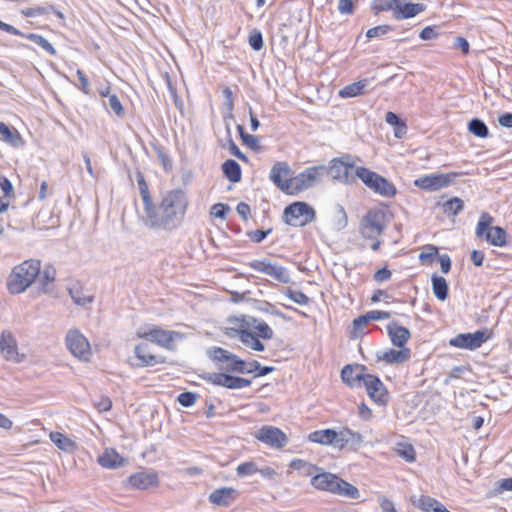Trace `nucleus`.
<instances>
[{
	"instance_id": "1",
	"label": "nucleus",
	"mask_w": 512,
	"mask_h": 512,
	"mask_svg": "<svg viewBox=\"0 0 512 512\" xmlns=\"http://www.w3.org/2000/svg\"><path fill=\"white\" fill-rule=\"evenodd\" d=\"M187 206L188 200L183 190L168 191L159 205L152 202L144 209L143 222L149 228L173 230L181 224Z\"/></svg>"
},
{
	"instance_id": "2",
	"label": "nucleus",
	"mask_w": 512,
	"mask_h": 512,
	"mask_svg": "<svg viewBox=\"0 0 512 512\" xmlns=\"http://www.w3.org/2000/svg\"><path fill=\"white\" fill-rule=\"evenodd\" d=\"M40 275V261L26 260L12 269L8 277L7 289L11 294L24 292Z\"/></svg>"
},
{
	"instance_id": "3",
	"label": "nucleus",
	"mask_w": 512,
	"mask_h": 512,
	"mask_svg": "<svg viewBox=\"0 0 512 512\" xmlns=\"http://www.w3.org/2000/svg\"><path fill=\"white\" fill-rule=\"evenodd\" d=\"M355 176L360 178L369 189L383 197L390 198L396 195L397 190L393 183L368 168L357 167Z\"/></svg>"
},
{
	"instance_id": "4",
	"label": "nucleus",
	"mask_w": 512,
	"mask_h": 512,
	"mask_svg": "<svg viewBox=\"0 0 512 512\" xmlns=\"http://www.w3.org/2000/svg\"><path fill=\"white\" fill-rule=\"evenodd\" d=\"M283 218L286 224L303 227L316 218L315 210L306 202H294L284 209Z\"/></svg>"
},
{
	"instance_id": "5",
	"label": "nucleus",
	"mask_w": 512,
	"mask_h": 512,
	"mask_svg": "<svg viewBox=\"0 0 512 512\" xmlns=\"http://www.w3.org/2000/svg\"><path fill=\"white\" fill-rule=\"evenodd\" d=\"M324 165L308 167L295 177H291L289 195L299 193L315 186L323 178Z\"/></svg>"
},
{
	"instance_id": "6",
	"label": "nucleus",
	"mask_w": 512,
	"mask_h": 512,
	"mask_svg": "<svg viewBox=\"0 0 512 512\" xmlns=\"http://www.w3.org/2000/svg\"><path fill=\"white\" fill-rule=\"evenodd\" d=\"M356 168L351 161V156L344 155L332 159L329 166L324 165L323 177L331 176L334 180L342 183H352L355 181V176L351 174V170H356Z\"/></svg>"
},
{
	"instance_id": "7",
	"label": "nucleus",
	"mask_w": 512,
	"mask_h": 512,
	"mask_svg": "<svg viewBox=\"0 0 512 512\" xmlns=\"http://www.w3.org/2000/svg\"><path fill=\"white\" fill-rule=\"evenodd\" d=\"M386 215L380 209H371L362 218L360 223L361 235L366 239H376L385 230Z\"/></svg>"
},
{
	"instance_id": "8",
	"label": "nucleus",
	"mask_w": 512,
	"mask_h": 512,
	"mask_svg": "<svg viewBox=\"0 0 512 512\" xmlns=\"http://www.w3.org/2000/svg\"><path fill=\"white\" fill-rule=\"evenodd\" d=\"M461 174L458 172L433 173L415 179L414 185L425 191L433 192L450 186Z\"/></svg>"
},
{
	"instance_id": "9",
	"label": "nucleus",
	"mask_w": 512,
	"mask_h": 512,
	"mask_svg": "<svg viewBox=\"0 0 512 512\" xmlns=\"http://www.w3.org/2000/svg\"><path fill=\"white\" fill-rule=\"evenodd\" d=\"M493 332L489 329L477 330L474 333H461L450 339L449 344L453 347L475 350L483 343L491 339Z\"/></svg>"
},
{
	"instance_id": "10",
	"label": "nucleus",
	"mask_w": 512,
	"mask_h": 512,
	"mask_svg": "<svg viewBox=\"0 0 512 512\" xmlns=\"http://www.w3.org/2000/svg\"><path fill=\"white\" fill-rule=\"evenodd\" d=\"M253 270L264 273L274 280L287 284L291 281L288 270L276 263H272L269 259H256L248 264Z\"/></svg>"
},
{
	"instance_id": "11",
	"label": "nucleus",
	"mask_w": 512,
	"mask_h": 512,
	"mask_svg": "<svg viewBox=\"0 0 512 512\" xmlns=\"http://www.w3.org/2000/svg\"><path fill=\"white\" fill-rule=\"evenodd\" d=\"M200 378L216 386H222L228 389H242L249 387L252 383L250 379L233 376L228 373H203Z\"/></svg>"
},
{
	"instance_id": "12",
	"label": "nucleus",
	"mask_w": 512,
	"mask_h": 512,
	"mask_svg": "<svg viewBox=\"0 0 512 512\" xmlns=\"http://www.w3.org/2000/svg\"><path fill=\"white\" fill-rule=\"evenodd\" d=\"M255 438L274 449H282L288 444L287 435L278 427L264 425L255 432Z\"/></svg>"
},
{
	"instance_id": "13",
	"label": "nucleus",
	"mask_w": 512,
	"mask_h": 512,
	"mask_svg": "<svg viewBox=\"0 0 512 512\" xmlns=\"http://www.w3.org/2000/svg\"><path fill=\"white\" fill-rule=\"evenodd\" d=\"M362 386L366 388L368 396L378 405L386 406L389 402V393L379 377L366 374Z\"/></svg>"
},
{
	"instance_id": "14",
	"label": "nucleus",
	"mask_w": 512,
	"mask_h": 512,
	"mask_svg": "<svg viewBox=\"0 0 512 512\" xmlns=\"http://www.w3.org/2000/svg\"><path fill=\"white\" fill-rule=\"evenodd\" d=\"M179 336L178 332L170 331V330H163L159 327H152L148 330L142 331L139 330L137 332V337L149 340L151 342H154L158 344L161 347H164L166 349H171L172 344L176 337Z\"/></svg>"
},
{
	"instance_id": "15",
	"label": "nucleus",
	"mask_w": 512,
	"mask_h": 512,
	"mask_svg": "<svg viewBox=\"0 0 512 512\" xmlns=\"http://www.w3.org/2000/svg\"><path fill=\"white\" fill-rule=\"evenodd\" d=\"M69 351L77 358L87 360L90 356V344L78 330H70L65 338Z\"/></svg>"
},
{
	"instance_id": "16",
	"label": "nucleus",
	"mask_w": 512,
	"mask_h": 512,
	"mask_svg": "<svg viewBox=\"0 0 512 512\" xmlns=\"http://www.w3.org/2000/svg\"><path fill=\"white\" fill-rule=\"evenodd\" d=\"M291 173V168L287 162H276L270 171L269 179L282 192L289 195L291 177L287 178Z\"/></svg>"
},
{
	"instance_id": "17",
	"label": "nucleus",
	"mask_w": 512,
	"mask_h": 512,
	"mask_svg": "<svg viewBox=\"0 0 512 512\" xmlns=\"http://www.w3.org/2000/svg\"><path fill=\"white\" fill-rule=\"evenodd\" d=\"M366 366L361 364H347L341 370V379L351 388H359L366 376Z\"/></svg>"
},
{
	"instance_id": "18",
	"label": "nucleus",
	"mask_w": 512,
	"mask_h": 512,
	"mask_svg": "<svg viewBox=\"0 0 512 512\" xmlns=\"http://www.w3.org/2000/svg\"><path fill=\"white\" fill-rule=\"evenodd\" d=\"M311 485L317 490L335 494L339 491V477L330 472H321L311 478Z\"/></svg>"
},
{
	"instance_id": "19",
	"label": "nucleus",
	"mask_w": 512,
	"mask_h": 512,
	"mask_svg": "<svg viewBox=\"0 0 512 512\" xmlns=\"http://www.w3.org/2000/svg\"><path fill=\"white\" fill-rule=\"evenodd\" d=\"M0 350L4 358L8 361L19 363L22 361L18 353L17 342L9 331H3L0 337Z\"/></svg>"
},
{
	"instance_id": "20",
	"label": "nucleus",
	"mask_w": 512,
	"mask_h": 512,
	"mask_svg": "<svg viewBox=\"0 0 512 512\" xmlns=\"http://www.w3.org/2000/svg\"><path fill=\"white\" fill-rule=\"evenodd\" d=\"M426 9L423 3H410L407 0H398L393 13L396 20H403L415 17Z\"/></svg>"
},
{
	"instance_id": "21",
	"label": "nucleus",
	"mask_w": 512,
	"mask_h": 512,
	"mask_svg": "<svg viewBox=\"0 0 512 512\" xmlns=\"http://www.w3.org/2000/svg\"><path fill=\"white\" fill-rule=\"evenodd\" d=\"M128 484L139 490H146L159 484L158 475L154 472H137L128 478Z\"/></svg>"
},
{
	"instance_id": "22",
	"label": "nucleus",
	"mask_w": 512,
	"mask_h": 512,
	"mask_svg": "<svg viewBox=\"0 0 512 512\" xmlns=\"http://www.w3.org/2000/svg\"><path fill=\"white\" fill-rule=\"evenodd\" d=\"M134 354L138 359L137 367H149L166 362L165 357L157 356L148 352V345L141 343L135 346Z\"/></svg>"
},
{
	"instance_id": "23",
	"label": "nucleus",
	"mask_w": 512,
	"mask_h": 512,
	"mask_svg": "<svg viewBox=\"0 0 512 512\" xmlns=\"http://www.w3.org/2000/svg\"><path fill=\"white\" fill-rule=\"evenodd\" d=\"M387 333L392 344L398 348H407L405 345L411 337L410 331L398 322L392 321L387 325Z\"/></svg>"
},
{
	"instance_id": "24",
	"label": "nucleus",
	"mask_w": 512,
	"mask_h": 512,
	"mask_svg": "<svg viewBox=\"0 0 512 512\" xmlns=\"http://www.w3.org/2000/svg\"><path fill=\"white\" fill-rule=\"evenodd\" d=\"M411 357L410 348H399V350L388 349L385 351L377 352L376 358L378 361H384L387 364H402L408 361Z\"/></svg>"
},
{
	"instance_id": "25",
	"label": "nucleus",
	"mask_w": 512,
	"mask_h": 512,
	"mask_svg": "<svg viewBox=\"0 0 512 512\" xmlns=\"http://www.w3.org/2000/svg\"><path fill=\"white\" fill-rule=\"evenodd\" d=\"M239 496V492L232 487L215 489L209 495V501L218 506H229Z\"/></svg>"
},
{
	"instance_id": "26",
	"label": "nucleus",
	"mask_w": 512,
	"mask_h": 512,
	"mask_svg": "<svg viewBox=\"0 0 512 512\" xmlns=\"http://www.w3.org/2000/svg\"><path fill=\"white\" fill-rule=\"evenodd\" d=\"M124 458L114 449H105L98 457V463L107 469H117L124 465Z\"/></svg>"
},
{
	"instance_id": "27",
	"label": "nucleus",
	"mask_w": 512,
	"mask_h": 512,
	"mask_svg": "<svg viewBox=\"0 0 512 512\" xmlns=\"http://www.w3.org/2000/svg\"><path fill=\"white\" fill-rule=\"evenodd\" d=\"M337 431L331 428L316 430L308 435V440L321 445H334Z\"/></svg>"
},
{
	"instance_id": "28",
	"label": "nucleus",
	"mask_w": 512,
	"mask_h": 512,
	"mask_svg": "<svg viewBox=\"0 0 512 512\" xmlns=\"http://www.w3.org/2000/svg\"><path fill=\"white\" fill-rule=\"evenodd\" d=\"M508 234L505 229L500 226H494L485 233V240L497 247H503L507 244Z\"/></svg>"
},
{
	"instance_id": "29",
	"label": "nucleus",
	"mask_w": 512,
	"mask_h": 512,
	"mask_svg": "<svg viewBox=\"0 0 512 512\" xmlns=\"http://www.w3.org/2000/svg\"><path fill=\"white\" fill-rule=\"evenodd\" d=\"M368 83V79H362L348 84L339 91V96L342 98H352L362 95L364 94V89L368 86Z\"/></svg>"
},
{
	"instance_id": "30",
	"label": "nucleus",
	"mask_w": 512,
	"mask_h": 512,
	"mask_svg": "<svg viewBox=\"0 0 512 512\" xmlns=\"http://www.w3.org/2000/svg\"><path fill=\"white\" fill-rule=\"evenodd\" d=\"M436 206L442 207L443 213L447 216H456L464 210V201L459 197H453L445 202H437Z\"/></svg>"
},
{
	"instance_id": "31",
	"label": "nucleus",
	"mask_w": 512,
	"mask_h": 512,
	"mask_svg": "<svg viewBox=\"0 0 512 512\" xmlns=\"http://www.w3.org/2000/svg\"><path fill=\"white\" fill-rule=\"evenodd\" d=\"M222 172L224 176L232 183H237L241 180L242 173L240 165L233 159H228L223 162Z\"/></svg>"
},
{
	"instance_id": "32",
	"label": "nucleus",
	"mask_w": 512,
	"mask_h": 512,
	"mask_svg": "<svg viewBox=\"0 0 512 512\" xmlns=\"http://www.w3.org/2000/svg\"><path fill=\"white\" fill-rule=\"evenodd\" d=\"M431 281H432V290H433L435 297L440 301L446 300L449 295V286H448L446 279L442 276H438V275L434 274L431 277Z\"/></svg>"
},
{
	"instance_id": "33",
	"label": "nucleus",
	"mask_w": 512,
	"mask_h": 512,
	"mask_svg": "<svg viewBox=\"0 0 512 512\" xmlns=\"http://www.w3.org/2000/svg\"><path fill=\"white\" fill-rule=\"evenodd\" d=\"M68 292L72 301L78 306H85L94 300L92 295H85L83 288L78 284L70 287Z\"/></svg>"
},
{
	"instance_id": "34",
	"label": "nucleus",
	"mask_w": 512,
	"mask_h": 512,
	"mask_svg": "<svg viewBox=\"0 0 512 512\" xmlns=\"http://www.w3.org/2000/svg\"><path fill=\"white\" fill-rule=\"evenodd\" d=\"M0 135L3 141L13 146H18L21 141L19 132L4 122H0Z\"/></svg>"
},
{
	"instance_id": "35",
	"label": "nucleus",
	"mask_w": 512,
	"mask_h": 512,
	"mask_svg": "<svg viewBox=\"0 0 512 512\" xmlns=\"http://www.w3.org/2000/svg\"><path fill=\"white\" fill-rule=\"evenodd\" d=\"M259 338L254 332L247 329L246 332L241 333L240 341L248 348L261 352L264 351L265 346Z\"/></svg>"
},
{
	"instance_id": "36",
	"label": "nucleus",
	"mask_w": 512,
	"mask_h": 512,
	"mask_svg": "<svg viewBox=\"0 0 512 512\" xmlns=\"http://www.w3.org/2000/svg\"><path fill=\"white\" fill-rule=\"evenodd\" d=\"M290 467L298 471L302 476H312L314 472L322 471L321 468L302 459L292 460Z\"/></svg>"
},
{
	"instance_id": "37",
	"label": "nucleus",
	"mask_w": 512,
	"mask_h": 512,
	"mask_svg": "<svg viewBox=\"0 0 512 512\" xmlns=\"http://www.w3.org/2000/svg\"><path fill=\"white\" fill-rule=\"evenodd\" d=\"M20 36L34 42L35 44L40 46L42 49H44L49 55H51V56L56 55V50L53 47V45L47 39H45L42 35H39L36 33H28V34L23 33V35H20Z\"/></svg>"
},
{
	"instance_id": "38",
	"label": "nucleus",
	"mask_w": 512,
	"mask_h": 512,
	"mask_svg": "<svg viewBox=\"0 0 512 512\" xmlns=\"http://www.w3.org/2000/svg\"><path fill=\"white\" fill-rule=\"evenodd\" d=\"M51 441L61 450L69 452L75 447V442L60 432L50 433Z\"/></svg>"
},
{
	"instance_id": "39",
	"label": "nucleus",
	"mask_w": 512,
	"mask_h": 512,
	"mask_svg": "<svg viewBox=\"0 0 512 512\" xmlns=\"http://www.w3.org/2000/svg\"><path fill=\"white\" fill-rule=\"evenodd\" d=\"M248 325H252L254 329L256 330V335L262 339L269 340L273 338V330L270 328V326L264 322L260 321L256 318H251V322L247 323Z\"/></svg>"
},
{
	"instance_id": "40",
	"label": "nucleus",
	"mask_w": 512,
	"mask_h": 512,
	"mask_svg": "<svg viewBox=\"0 0 512 512\" xmlns=\"http://www.w3.org/2000/svg\"><path fill=\"white\" fill-rule=\"evenodd\" d=\"M468 130L470 133L480 138H486L489 135L487 125L479 118H473L469 121Z\"/></svg>"
},
{
	"instance_id": "41",
	"label": "nucleus",
	"mask_w": 512,
	"mask_h": 512,
	"mask_svg": "<svg viewBox=\"0 0 512 512\" xmlns=\"http://www.w3.org/2000/svg\"><path fill=\"white\" fill-rule=\"evenodd\" d=\"M339 491H335V494L340 496H344L350 499H358L360 497L359 490L354 485L348 483L347 481L339 478Z\"/></svg>"
},
{
	"instance_id": "42",
	"label": "nucleus",
	"mask_w": 512,
	"mask_h": 512,
	"mask_svg": "<svg viewBox=\"0 0 512 512\" xmlns=\"http://www.w3.org/2000/svg\"><path fill=\"white\" fill-rule=\"evenodd\" d=\"M396 454L407 462H414L416 453L413 445L409 443H397L395 448Z\"/></svg>"
},
{
	"instance_id": "43",
	"label": "nucleus",
	"mask_w": 512,
	"mask_h": 512,
	"mask_svg": "<svg viewBox=\"0 0 512 512\" xmlns=\"http://www.w3.org/2000/svg\"><path fill=\"white\" fill-rule=\"evenodd\" d=\"M385 120L388 124L395 127V136L400 138L403 133L406 131V124L402 121V119L394 112H387L385 116Z\"/></svg>"
},
{
	"instance_id": "44",
	"label": "nucleus",
	"mask_w": 512,
	"mask_h": 512,
	"mask_svg": "<svg viewBox=\"0 0 512 512\" xmlns=\"http://www.w3.org/2000/svg\"><path fill=\"white\" fill-rule=\"evenodd\" d=\"M137 184L139 188V192L143 201L144 209L149 206L153 201L152 197L149 193L148 184L141 172L137 173Z\"/></svg>"
},
{
	"instance_id": "45",
	"label": "nucleus",
	"mask_w": 512,
	"mask_h": 512,
	"mask_svg": "<svg viewBox=\"0 0 512 512\" xmlns=\"http://www.w3.org/2000/svg\"><path fill=\"white\" fill-rule=\"evenodd\" d=\"M493 220L494 219L490 214L486 212L482 213L476 227V236L485 238V233L493 227Z\"/></svg>"
},
{
	"instance_id": "46",
	"label": "nucleus",
	"mask_w": 512,
	"mask_h": 512,
	"mask_svg": "<svg viewBox=\"0 0 512 512\" xmlns=\"http://www.w3.org/2000/svg\"><path fill=\"white\" fill-rule=\"evenodd\" d=\"M346 430H347L346 437L348 439V448L351 451H355V452L358 451L364 442L363 436L359 432L353 431L348 427H346Z\"/></svg>"
},
{
	"instance_id": "47",
	"label": "nucleus",
	"mask_w": 512,
	"mask_h": 512,
	"mask_svg": "<svg viewBox=\"0 0 512 512\" xmlns=\"http://www.w3.org/2000/svg\"><path fill=\"white\" fill-rule=\"evenodd\" d=\"M223 369L227 372H234L239 374H245V371H247L245 368V361L235 354H232L228 364Z\"/></svg>"
},
{
	"instance_id": "48",
	"label": "nucleus",
	"mask_w": 512,
	"mask_h": 512,
	"mask_svg": "<svg viewBox=\"0 0 512 512\" xmlns=\"http://www.w3.org/2000/svg\"><path fill=\"white\" fill-rule=\"evenodd\" d=\"M210 359L215 362H229L233 353L221 347H214L208 351Z\"/></svg>"
},
{
	"instance_id": "49",
	"label": "nucleus",
	"mask_w": 512,
	"mask_h": 512,
	"mask_svg": "<svg viewBox=\"0 0 512 512\" xmlns=\"http://www.w3.org/2000/svg\"><path fill=\"white\" fill-rule=\"evenodd\" d=\"M226 132H227V136H228L229 152L233 156H235L238 159H240L241 161L248 162V157L244 153L241 152V150L238 148V146L236 145V143L232 139L231 128H230V125L228 123L226 124Z\"/></svg>"
},
{
	"instance_id": "50",
	"label": "nucleus",
	"mask_w": 512,
	"mask_h": 512,
	"mask_svg": "<svg viewBox=\"0 0 512 512\" xmlns=\"http://www.w3.org/2000/svg\"><path fill=\"white\" fill-rule=\"evenodd\" d=\"M223 95H224V98H225L223 105H224V107L228 111V115L225 117V120L227 118L233 119L234 118V115H233L234 98H233L232 90L228 86L224 87Z\"/></svg>"
},
{
	"instance_id": "51",
	"label": "nucleus",
	"mask_w": 512,
	"mask_h": 512,
	"mask_svg": "<svg viewBox=\"0 0 512 512\" xmlns=\"http://www.w3.org/2000/svg\"><path fill=\"white\" fill-rule=\"evenodd\" d=\"M285 295L299 305H307L309 303V297L300 290L288 288Z\"/></svg>"
},
{
	"instance_id": "52",
	"label": "nucleus",
	"mask_w": 512,
	"mask_h": 512,
	"mask_svg": "<svg viewBox=\"0 0 512 512\" xmlns=\"http://www.w3.org/2000/svg\"><path fill=\"white\" fill-rule=\"evenodd\" d=\"M397 1L398 0H377L374 2L372 9L374 10L375 14L389 10H392L394 13Z\"/></svg>"
},
{
	"instance_id": "53",
	"label": "nucleus",
	"mask_w": 512,
	"mask_h": 512,
	"mask_svg": "<svg viewBox=\"0 0 512 512\" xmlns=\"http://www.w3.org/2000/svg\"><path fill=\"white\" fill-rule=\"evenodd\" d=\"M108 106L119 118L125 116V109L116 94L109 95Z\"/></svg>"
},
{
	"instance_id": "54",
	"label": "nucleus",
	"mask_w": 512,
	"mask_h": 512,
	"mask_svg": "<svg viewBox=\"0 0 512 512\" xmlns=\"http://www.w3.org/2000/svg\"><path fill=\"white\" fill-rule=\"evenodd\" d=\"M248 42L253 50H261L264 45L262 33L257 29L252 30L249 34Z\"/></svg>"
},
{
	"instance_id": "55",
	"label": "nucleus",
	"mask_w": 512,
	"mask_h": 512,
	"mask_svg": "<svg viewBox=\"0 0 512 512\" xmlns=\"http://www.w3.org/2000/svg\"><path fill=\"white\" fill-rule=\"evenodd\" d=\"M393 30V27L391 25H379L373 28H370L366 32V37L368 39L382 37L386 35L387 33L391 32Z\"/></svg>"
},
{
	"instance_id": "56",
	"label": "nucleus",
	"mask_w": 512,
	"mask_h": 512,
	"mask_svg": "<svg viewBox=\"0 0 512 512\" xmlns=\"http://www.w3.org/2000/svg\"><path fill=\"white\" fill-rule=\"evenodd\" d=\"M237 475L238 476H247V475H253L258 472V467L256 463L252 461L241 463L237 469Z\"/></svg>"
},
{
	"instance_id": "57",
	"label": "nucleus",
	"mask_w": 512,
	"mask_h": 512,
	"mask_svg": "<svg viewBox=\"0 0 512 512\" xmlns=\"http://www.w3.org/2000/svg\"><path fill=\"white\" fill-rule=\"evenodd\" d=\"M197 398H198V394H196L194 392H182L178 395L177 401L183 407H190V406L194 405Z\"/></svg>"
},
{
	"instance_id": "58",
	"label": "nucleus",
	"mask_w": 512,
	"mask_h": 512,
	"mask_svg": "<svg viewBox=\"0 0 512 512\" xmlns=\"http://www.w3.org/2000/svg\"><path fill=\"white\" fill-rule=\"evenodd\" d=\"M371 321L368 312L353 320V328L355 335L363 332L364 327Z\"/></svg>"
},
{
	"instance_id": "59",
	"label": "nucleus",
	"mask_w": 512,
	"mask_h": 512,
	"mask_svg": "<svg viewBox=\"0 0 512 512\" xmlns=\"http://www.w3.org/2000/svg\"><path fill=\"white\" fill-rule=\"evenodd\" d=\"M259 310L264 312V313H268V314H271V315H275V316H278V317H281L283 318L284 320H290L289 317H287L284 313H282L280 310H278L275 305L269 303V302H264L260 307H259Z\"/></svg>"
},
{
	"instance_id": "60",
	"label": "nucleus",
	"mask_w": 512,
	"mask_h": 512,
	"mask_svg": "<svg viewBox=\"0 0 512 512\" xmlns=\"http://www.w3.org/2000/svg\"><path fill=\"white\" fill-rule=\"evenodd\" d=\"M347 430L346 427L342 428L340 431H337V438L335 439L334 447L343 450L348 448V439H347Z\"/></svg>"
},
{
	"instance_id": "61",
	"label": "nucleus",
	"mask_w": 512,
	"mask_h": 512,
	"mask_svg": "<svg viewBox=\"0 0 512 512\" xmlns=\"http://www.w3.org/2000/svg\"><path fill=\"white\" fill-rule=\"evenodd\" d=\"M230 210V207L223 203H216L211 208V214L220 219H225L227 212Z\"/></svg>"
},
{
	"instance_id": "62",
	"label": "nucleus",
	"mask_w": 512,
	"mask_h": 512,
	"mask_svg": "<svg viewBox=\"0 0 512 512\" xmlns=\"http://www.w3.org/2000/svg\"><path fill=\"white\" fill-rule=\"evenodd\" d=\"M94 407L99 412H107L112 408V401L108 396H101L98 401L94 402Z\"/></svg>"
},
{
	"instance_id": "63",
	"label": "nucleus",
	"mask_w": 512,
	"mask_h": 512,
	"mask_svg": "<svg viewBox=\"0 0 512 512\" xmlns=\"http://www.w3.org/2000/svg\"><path fill=\"white\" fill-rule=\"evenodd\" d=\"M439 36V32L436 26H427L419 34L422 40H432Z\"/></svg>"
},
{
	"instance_id": "64",
	"label": "nucleus",
	"mask_w": 512,
	"mask_h": 512,
	"mask_svg": "<svg viewBox=\"0 0 512 512\" xmlns=\"http://www.w3.org/2000/svg\"><path fill=\"white\" fill-rule=\"evenodd\" d=\"M503 491H512V478H505L496 482L495 493H502Z\"/></svg>"
}]
</instances>
